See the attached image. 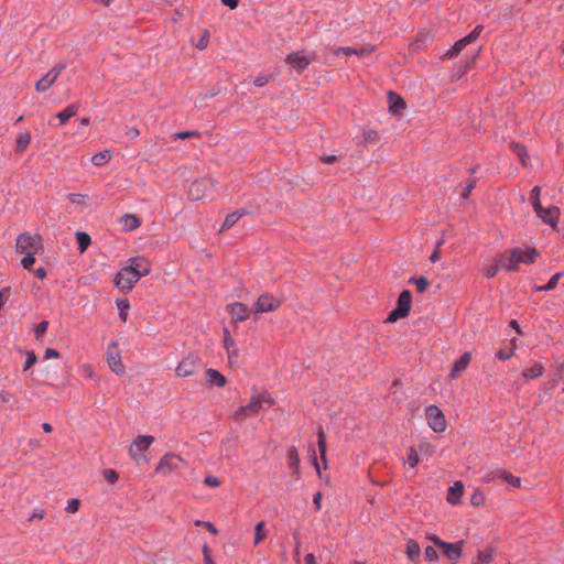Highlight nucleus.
<instances>
[{"label":"nucleus","instance_id":"nucleus-24","mask_svg":"<svg viewBox=\"0 0 564 564\" xmlns=\"http://www.w3.org/2000/svg\"><path fill=\"white\" fill-rule=\"evenodd\" d=\"M31 142V134L28 131H22L18 134L15 140V151L23 152Z\"/></svg>","mask_w":564,"mask_h":564},{"label":"nucleus","instance_id":"nucleus-55","mask_svg":"<svg viewBox=\"0 0 564 564\" xmlns=\"http://www.w3.org/2000/svg\"><path fill=\"white\" fill-rule=\"evenodd\" d=\"M12 399V394L9 391H0V404L9 403Z\"/></svg>","mask_w":564,"mask_h":564},{"label":"nucleus","instance_id":"nucleus-29","mask_svg":"<svg viewBox=\"0 0 564 564\" xmlns=\"http://www.w3.org/2000/svg\"><path fill=\"white\" fill-rule=\"evenodd\" d=\"M111 159V152L109 150H104L91 156V163L95 166H102L109 162Z\"/></svg>","mask_w":564,"mask_h":564},{"label":"nucleus","instance_id":"nucleus-30","mask_svg":"<svg viewBox=\"0 0 564 564\" xmlns=\"http://www.w3.org/2000/svg\"><path fill=\"white\" fill-rule=\"evenodd\" d=\"M494 558V549L487 547L480 551L474 561V564H488Z\"/></svg>","mask_w":564,"mask_h":564},{"label":"nucleus","instance_id":"nucleus-64","mask_svg":"<svg viewBox=\"0 0 564 564\" xmlns=\"http://www.w3.org/2000/svg\"><path fill=\"white\" fill-rule=\"evenodd\" d=\"M513 355V349H510L509 351L505 352L502 350H499L497 356L501 360H507Z\"/></svg>","mask_w":564,"mask_h":564},{"label":"nucleus","instance_id":"nucleus-43","mask_svg":"<svg viewBox=\"0 0 564 564\" xmlns=\"http://www.w3.org/2000/svg\"><path fill=\"white\" fill-rule=\"evenodd\" d=\"M208 41H209V33H208V31L204 30L200 34V37L195 43V46L198 50H205L208 45Z\"/></svg>","mask_w":564,"mask_h":564},{"label":"nucleus","instance_id":"nucleus-6","mask_svg":"<svg viewBox=\"0 0 564 564\" xmlns=\"http://www.w3.org/2000/svg\"><path fill=\"white\" fill-rule=\"evenodd\" d=\"M106 360L112 372H115L116 375L124 373L126 368L121 362L120 351L116 343H110L108 345L106 351Z\"/></svg>","mask_w":564,"mask_h":564},{"label":"nucleus","instance_id":"nucleus-39","mask_svg":"<svg viewBox=\"0 0 564 564\" xmlns=\"http://www.w3.org/2000/svg\"><path fill=\"white\" fill-rule=\"evenodd\" d=\"M405 463L409 467L414 468L419 464V455L414 448H409Z\"/></svg>","mask_w":564,"mask_h":564},{"label":"nucleus","instance_id":"nucleus-32","mask_svg":"<svg viewBox=\"0 0 564 564\" xmlns=\"http://www.w3.org/2000/svg\"><path fill=\"white\" fill-rule=\"evenodd\" d=\"M69 200L75 205L77 208H89L90 205L86 204L88 200V196L82 195V194H70Z\"/></svg>","mask_w":564,"mask_h":564},{"label":"nucleus","instance_id":"nucleus-44","mask_svg":"<svg viewBox=\"0 0 564 564\" xmlns=\"http://www.w3.org/2000/svg\"><path fill=\"white\" fill-rule=\"evenodd\" d=\"M263 528H264V523L262 521L256 525V533H254V540H253V543L256 545L259 544L265 538Z\"/></svg>","mask_w":564,"mask_h":564},{"label":"nucleus","instance_id":"nucleus-54","mask_svg":"<svg viewBox=\"0 0 564 564\" xmlns=\"http://www.w3.org/2000/svg\"><path fill=\"white\" fill-rule=\"evenodd\" d=\"M79 508V500L78 499H70L67 503L66 511L70 513H75L78 511Z\"/></svg>","mask_w":564,"mask_h":564},{"label":"nucleus","instance_id":"nucleus-2","mask_svg":"<svg viewBox=\"0 0 564 564\" xmlns=\"http://www.w3.org/2000/svg\"><path fill=\"white\" fill-rule=\"evenodd\" d=\"M539 254L535 248H513L509 252L502 253V270L508 272L517 271L521 263L530 264L535 262Z\"/></svg>","mask_w":564,"mask_h":564},{"label":"nucleus","instance_id":"nucleus-52","mask_svg":"<svg viewBox=\"0 0 564 564\" xmlns=\"http://www.w3.org/2000/svg\"><path fill=\"white\" fill-rule=\"evenodd\" d=\"M48 327V323L46 321H42L35 328V335L37 338L42 337Z\"/></svg>","mask_w":564,"mask_h":564},{"label":"nucleus","instance_id":"nucleus-9","mask_svg":"<svg viewBox=\"0 0 564 564\" xmlns=\"http://www.w3.org/2000/svg\"><path fill=\"white\" fill-rule=\"evenodd\" d=\"M65 67L66 65L63 63L52 67L40 80L36 82L35 89L37 91H45L51 88Z\"/></svg>","mask_w":564,"mask_h":564},{"label":"nucleus","instance_id":"nucleus-7","mask_svg":"<svg viewBox=\"0 0 564 564\" xmlns=\"http://www.w3.org/2000/svg\"><path fill=\"white\" fill-rule=\"evenodd\" d=\"M281 305V300L268 293L261 294L253 305L256 314L268 313L276 311Z\"/></svg>","mask_w":564,"mask_h":564},{"label":"nucleus","instance_id":"nucleus-49","mask_svg":"<svg viewBox=\"0 0 564 564\" xmlns=\"http://www.w3.org/2000/svg\"><path fill=\"white\" fill-rule=\"evenodd\" d=\"M477 184V181L476 178L474 177H470L468 181H467V185L463 192V197L464 198H467L469 196V194L471 193V191L475 188Z\"/></svg>","mask_w":564,"mask_h":564},{"label":"nucleus","instance_id":"nucleus-42","mask_svg":"<svg viewBox=\"0 0 564 564\" xmlns=\"http://www.w3.org/2000/svg\"><path fill=\"white\" fill-rule=\"evenodd\" d=\"M406 315L408 314L405 312L397 307L393 311H391L390 314L388 315L387 323H394L398 319L405 317Z\"/></svg>","mask_w":564,"mask_h":564},{"label":"nucleus","instance_id":"nucleus-17","mask_svg":"<svg viewBox=\"0 0 564 564\" xmlns=\"http://www.w3.org/2000/svg\"><path fill=\"white\" fill-rule=\"evenodd\" d=\"M118 223L126 231L133 230L140 225V221L134 214H123L118 218Z\"/></svg>","mask_w":564,"mask_h":564},{"label":"nucleus","instance_id":"nucleus-15","mask_svg":"<svg viewBox=\"0 0 564 564\" xmlns=\"http://www.w3.org/2000/svg\"><path fill=\"white\" fill-rule=\"evenodd\" d=\"M154 437L142 435L139 436L129 447V453L131 456L137 457L140 456L143 452H145L150 445L153 443Z\"/></svg>","mask_w":564,"mask_h":564},{"label":"nucleus","instance_id":"nucleus-5","mask_svg":"<svg viewBox=\"0 0 564 564\" xmlns=\"http://www.w3.org/2000/svg\"><path fill=\"white\" fill-rule=\"evenodd\" d=\"M315 53L305 54L304 51H296L288 54L285 62L297 73H302L313 61H315Z\"/></svg>","mask_w":564,"mask_h":564},{"label":"nucleus","instance_id":"nucleus-20","mask_svg":"<svg viewBox=\"0 0 564 564\" xmlns=\"http://www.w3.org/2000/svg\"><path fill=\"white\" fill-rule=\"evenodd\" d=\"M543 372L544 367L539 362H534L532 366L524 368L522 376L525 379H535L541 377Z\"/></svg>","mask_w":564,"mask_h":564},{"label":"nucleus","instance_id":"nucleus-1","mask_svg":"<svg viewBox=\"0 0 564 564\" xmlns=\"http://www.w3.org/2000/svg\"><path fill=\"white\" fill-rule=\"evenodd\" d=\"M151 272V263L144 257H133L127 261V264L117 273L116 285L122 292H130L135 283Z\"/></svg>","mask_w":564,"mask_h":564},{"label":"nucleus","instance_id":"nucleus-21","mask_svg":"<svg viewBox=\"0 0 564 564\" xmlns=\"http://www.w3.org/2000/svg\"><path fill=\"white\" fill-rule=\"evenodd\" d=\"M406 555H408V558L411 561V562H416L419 561L420 556H421V547H420V544L414 541V540H410L408 542V545H406Z\"/></svg>","mask_w":564,"mask_h":564},{"label":"nucleus","instance_id":"nucleus-56","mask_svg":"<svg viewBox=\"0 0 564 564\" xmlns=\"http://www.w3.org/2000/svg\"><path fill=\"white\" fill-rule=\"evenodd\" d=\"M247 415H251V413H249V409H246V405L243 406H240L236 412H235V417L236 419H243L245 416Z\"/></svg>","mask_w":564,"mask_h":564},{"label":"nucleus","instance_id":"nucleus-11","mask_svg":"<svg viewBox=\"0 0 564 564\" xmlns=\"http://www.w3.org/2000/svg\"><path fill=\"white\" fill-rule=\"evenodd\" d=\"M199 367V358L196 355H189L185 359H183L175 369V372L178 377H189L192 376Z\"/></svg>","mask_w":564,"mask_h":564},{"label":"nucleus","instance_id":"nucleus-14","mask_svg":"<svg viewBox=\"0 0 564 564\" xmlns=\"http://www.w3.org/2000/svg\"><path fill=\"white\" fill-rule=\"evenodd\" d=\"M431 540L451 561L456 562L458 560V543H446L435 535L431 536Z\"/></svg>","mask_w":564,"mask_h":564},{"label":"nucleus","instance_id":"nucleus-31","mask_svg":"<svg viewBox=\"0 0 564 564\" xmlns=\"http://www.w3.org/2000/svg\"><path fill=\"white\" fill-rule=\"evenodd\" d=\"M540 193H541V188L539 186H534L531 191L530 200L532 203V207H533L534 212H542V209H543V207L541 205V200H540Z\"/></svg>","mask_w":564,"mask_h":564},{"label":"nucleus","instance_id":"nucleus-58","mask_svg":"<svg viewBox=\"0 0 564 564\" xmlns=\"http://www.w3.org/2000/svg\"><path fill=\"white\" fill-rule=\"evenodd\" d=\"M514 150L518 153V155L520 156L522 163L524 164L523 158L527 155V151H525L524 145L517 143V144H514Z\"/></svg>","mask_w":564,"mask_h":564},{"label":"nucleus","instance_id":"nucleus-34","mask_svg":"<svg viewBox=\"0 0 564 564\" xmlns=\"http://www.w3.org/2000/svg\"><path fill=\"white\" fill-rule=\"evenodd\" d=\"M300 462H301V459H300L296 448L291 447L289 449V466H290V468H293L296 471H299Z\"/></svg>","mask_w":564,"mask_h":564},{"label":"nucleus","instance_id":"nucleus-50","mask_svg":"<svg viewBox=\"0 0 564 564\" xmlns=\"http://www.w3.org/2000/svg\"><path fill=\"white\" fill-rule=\"evenodd\" d=\"M104 477L107 481L111 484L116 482L119 478L117 471L113 469H106L104 471Z\"/></svg>","mask_w":564,"mask_h":564},{"label":"nucleus","instance_id":"nucleus-10","mask_svg":"<svg viewBox=\"0 0 564 564\" xmlns=\"http://www.w3.org/2000/svg\"><path fill=\"white\" fill-rule=\"evenodd\" d=\"M273 403L274 401L268 392L253 393L246 409H249V413L256 414L264 409L265 405L270 406Z\"/></svg>","mask_w":564,"mask_h":564},{"label":"nucleus","instance_id":"nucleus-27","mask_svg":"<svg viewBox=\"0 0 564 564\" xmlns=\"http://www.w3.org/2000/svg\"><path fill=\"white\" fill-rule=\"evenodd\" d=\"M484 26L478 24L468 35L460 39V51L468 44L473 43L481 33Z\"/></svg>","mask_w":564,"mask_h":564},{"label":"nucleus","instance_id":"nucleus-36","mask_svg":"<svg viewBox=\"0 0 564 564\" xmlns=\"http://www.w3.org/2000/svg\"><path fill=\"white\" fill-rule=\"evenodd\" d=\"M410 282L413 283L416 286V290L420 293L425 292L427 286H429V281L424 276L411 278Z\"/></svg>","mask_w":564,"mask_h":564},{"label":"nucleus","instance_id":"nucleus-61","mask_svg":"<svg viewBox=\"0 0 564 564\" xmlns=\"http://www.w3.org/2000/svg\"><path fill=\"white\" fill-rule=\"evenodd\" d=\"M334 54L337 55V56L340 55V54L351 55L352 54V48L351 47H337L334 51Z\"/></svg>","mask_w":564,"mask_h":564},{"label":"nucleus","instance_id":"nucleus-38","mask_svg":"<svg viewBox=\"0 0 564 564\" xmlns=\"http://www.w3.org/2000/svg\"><path fill=\"white\" fill-rule=\"evenodd\" d=\"M240 215L241 214H227L226 219L223 223V226L219 229V231H223L225 229H228V228L232 227L238 221V219L240 218Z\"/></svg>","mask_w":564,"mask_h":564},{"label":"nucleus","instance_id":"nucleus-13","mask_svg":"<svg viewBox=\"0 0 564 564\" xmlns=\"http://www.w3.org/2000/svg\"><path fill=\"white\" fill-rule=\"evenodd\" d=\"M212 186V180L203 178L195 181L189 186L188 196L192 200H199L205 197L206 191Z\"/></svg>","mask_w":564,"mask_h":564},{"label":"nucleus","instance_id":"nucleus-41","mask_svg":"<svg viewBox=\"0 0 564 564\" xmlns=\"http://www.w3.org/2000/svg\"><path fill=\"white\" fill-rule=\"evenodd\" d=\"M479 52H480V47H478L468 58L467 61L465 62V65L463 66V70L460 69V76L463 75V73H465L466 70L470 69L471 66L475 64L476 59L478 58L479 56Z\"/></svg>","mask_w":564,"mask_h":564},{"label":"nucleus","instance_id":"nucleus-37","mask_svg":"<svg viewBox=\"0 0 564 564\" xmlns=\"http://www.w3.org/2000/svg\"><path fill=\"white\" fill-rule=\"evenodd\" d=\"M447 500L452 505L458 503V481H455L448 489Z\"/></svg>","mask_w":564,"mask_h":564},{"label":"nucleus","instance_id":"nucleus-26","mask_svg":"<svg viewBox=\"0 0 564 564\" xmlns=\"http://www.w3.org/2000/svg\"><path fill=\"white\" fill-rule=\"evenodd\" d=\"M317 436H318L317 445H318V451H319L321 459L323 460L324 468L326 469L327 468V457H326L327 445H326V436H325L324 431L319 430L318 433H317Z\"/></svg>","mask_w":564,"mask_h":564},{"label":"nucleus","instance_id":"nucleus-16","mask_svg":"<svg viewBox=\"0 0 564 564\" xmlns=\"http://www.w3.org/2000/svg\"><path fill=\"white\" fill-rule=\"evenodd\" d=\"M389 111L393 115H401L405 109V101L397 94L389 91L388 94Z\"/></svg>","mask_w":564,"mask_h":564},{"label":"nucleus","instance_id":"nucleus-8","mask_svg":"<svg viewBox=\"0 0 564 564\" xmlns=\"http://www.w3.org/2000/svg\"><path fill=\"white\" fill-rule=\"evenodd\" d=\"M426 420L430 427L436 432H444L446 429V421L441 410L435 405H430L426 411Z\"/></svg>","mask_w":564,"mask_h":564},{"label":"nucleus","instance_id":"nucleus-22","mask_svg":"<svg viewBox=\"0 0 564 564\" xmlns=\"http://www.w3.org/2000/svg\"><path fill=\"white\" fill-rule=\"evenodd\" d=\"M78 105L72 104L67 106L63 111L56 113V117L59 119L61 124H65L72 117L77 113Z\"/></svg>","mask_w":564,"mask_h":564},{"label":"nucleus","instance_id":"nucleus-46","mask_svg":"<svg viewBox=\"0 0 564 564\" xmlns=\"http://www.w3.org/2000/svg\"><path fill=\"white\" fill-rule=\"evenodd\" d=\"M35 253L28 252L25 253V257L21 260V264L24 269L31 270L32 265L35 263Z\"/></svg>","mask_w":564,"mask_h":564},{"label":"nucleus","instance_id":"nucleus-12","mask_svg":"<svg viewBox=\"0 0 564 564\" xmlns=\"http://www.w3.org/2000/svg\"><path fill=\"white\" fill-rule=\"evenodd\" d=\"M227 312L234 323L243 322L249 318L251 310L243 303L236 302L227 306Z\"/></svg>","mask_w":564,"mask_h":564},{"label":"nucleus","instance_id":"nucleus-28","mask_svg":"<svg viewBox=\"0 0 564 564\" xmlns=\"http://www.w3.org/2000/svg\"><path fill=\"white\" fill-rule=\"evenodd\" d=\"M563 276V272L555 273L545 285L535 286L534 291L536 292H547L557 285L560 279Z\"/></svg>","mask_w":564,"mask_h":564},{"label":"nucleus","instance_id":"nucleus-19","mask_svg":"<svg viewBox=\"0 0 564 564\" xmlns=\"http://www.w3.org/2000/svg\"><path fill=\"white\" fill-rule=\"evenodd\" d=\"M495 478L506 481L513 488H519L521 486V478L516 477L506 470H498Z\"/></svg>","mask_w":564,"mask_h":564},{"label":"nucleus","instance_id":"nucleus-48","mask_svg":"<svg viewBox=\"0 0 564 564\" xmlns=\"http://www.w3.org/2000/svg\"><path fill=\"white\" fill-rule=\"evenodd\" d=\"M425 557L430 562L437 561L438 555L436 550L433 546H426L424 551Z\"/></svg>","mask_w":564,"mask_h":564},{"label":"nucleus","instance_id":"nucleus-3","mask_svg":"<svg viewBox=\"0 0 564 564\" xmlns=\"http://www.w3.org/2000/svg\"><path fill=\"white\" fill-rule=\"evenodd\" d=\"M17 252H31L39 253L43 247L40 238L37 236H32L28 232H23L19 235L15 242Z\"/></svg>","mask_w":564,"mask_h":564},{"label":"nucleus","instance_id":"nucleus-63","mask_svg":"<svg viewBox=\"0 0 564 564\" xmlns=\"http://www.w3.org/2000/svg\"><path fill=\"white\" fill-rule=\"evenodd\" d=\"M322 498H323V496H322V492H319V491L314 495L313 502L316 507V510H321V508H322Z\"/></svg>","mask_w":564,"mask_h":564},{"label":"nucleus","instance_id":"nucleus-23","mask_svg":"<svg viewBox=\"0 0 564 564\" xmlns=\"http://www.w3.org/2000/svg\"><path fill=\"white\" fill-rule=\"evenodd\" d=\"M502 269V253L498 254L495 259H494V263L492 264H488L486 268H485V275L490 279V278H494L497 272L499 270Z\"/></svg>","mask_w":564,"mask_h":564},{"label":"nucleus","instance_id":"nucleus-60","mask_svg":"<svg viewBox=\"0 0 564 564\" xmlns=\"http://www.w3.org/2000/svg\"><path fill=\"white\" fill-rule=\"evenodd\" d=\"M44 516H45L44 510H42V509H35V510L33 511V513L31 514V517H30L29 521H32V520H34V519L42 520V519L44 518Z\"/></svg>","mask_w":564,"mask_h":564},{"label":"nucleus","instance_id":"nucleus-45","mask_svg":"<svg viewBox=\"0 0 564 564\" xmlns=\"http://www.w3.org/2000/svg\"><path fill=\"white\" fill-rule=\"evenodd\" d=\"M485 495L480 491H475L470 497V502L475 507L482 506L485 503Z\"/></svg>","mask_w":564,"mask_h":564},{"label":"nucleus","instance_id":"nucleus-4","mask_svg":"<svg viewBox=\"0 0 564 564\" xmlns=\"http://www.w3.org/2000/svg\"><path fill=\"white\" fill-rule=\"evenodd\" d=\"M186 467V462L176 454H165L159 462L155 471L162 475H167L174 470Z\"/></svg>","mask_w":564,"mask_h":564},{"label":"nucleus","instance_id":"nucleus-33","mask_svg":"<svg viewBox=\"0 0 564 564\" xmlns=\"http://www.w3.org/2000/svg\"><path fill=\"white\" fill-rule=\"evenodd\" d=\"M76 239H77V243L79 246V251L80 252L86 251V249L88 248V246L90 243L89 235L84 231H77Z\"/></svg>","mask_w":564,"mask_h":564},{"label":"nucleus","instance_id":"nucleus-18","mask_svg":"<svg viewBox=\"0 0 564 564\" xmlns=\"http://www.w3.org/2000/svg\"><path fill=\"white\" fill-rule=\"evenodd\" d=\"M206 381L209 386L224 387L226 384V378L216 369H207Z\"/></svg>","mask_w":564,"mask_h":564},{"label":"nucleus","instance_id":"nucleus-59","mask_svg":"<svg viewBox=\"0 0 564 564\" xmlns=\"http://www.w3.org/2000/svg\"><path fill=\"white\" fill-rule=\"evenodd\" d=\"M232 346H234V339L230 337L229 332L225 330V347H226L228 354H230V347H232Z\"/></svg>","mask_w":564,"mask_h":564},{"label":"nucleus","instance_id":"nucleus-25","mask_svg":"<svg viewBox=\"0 0 564 564\" xmlns=\"http://www.w3.org/2000/svg\"><path fill=\"white\" fill-rule=\"evenodd\" d=\"M412 295L410 291H402L398 299V308L402 310L406 314L410 312Z\"/></svg>","mask_w":564,"mask_h":564},{"label":"nucleus","instance_id":"nucleus-51","mask_svg":"<svg viewBox=\"0 0 564 564\" xmlns=\"http://www.w3.org/2000/svg\"><path fill=\"white\" fill-rule=\"evenodd\" d=\"M37 358L35 356V354L33 351H29L26 354V360L24 362V370H28L29 368H31L35 362H36Z\"/></svg>","mask_w":564,"mask_h":564},{"label":"nucleus","instance_id":"nucleus-57","mask_svg":"<svg viewBox=\"0 0 564 564\" xmlns=\"http://www.w3.org/2000/svg\"><path fill=\"white\" fill-rule=\"evenodd\" d=\"M204 482L207 485V486H210V487H218L220 485L219 480L217 477H214V476H207L205 477L204 479Z\"/></svg>","mask_w":564,"mask_h":564},{"label":"nucleus","instance_id":"nucleus-40","mask_svg":"<svg viewBox=\"0 0 564 564\" xmlns=\"http://www.w3.org/2000/svg\"><path fill=\"white\" fill-rule=\"evenodd\" d=\"M543 223L549 224L553 228L556 227L558 223V214H538Z\"/></svg>","mask_w":564,"mask_h":564},{"label":"nucleus","instance_id":"nucleus-53","mask_svg":"<svg viewBox=\"0 0 564 564\" xmlns=\"http://www.w3.org/2000/svg\"><path fill=\"white\" fill-rule=\"evenodd\" d=\"M271 79V76L270 75H259L254 78V85L257 87H262L264 86L265 84H268Z\"/></svg>","mask_w":564,"mask_h":564},{"label":"nucleus","instance_id":"nucleus-35","mask_svg":"<svg viewBox=\"0 0 564 564\" xmlns=\"http://www.w3.org/2000/svg\"><path fill=\"white\" fill-rule=\"evenodd\" d=\"M117 307L119 310L120 318L126 322L127 316H128V310L130 307L129 301L128 300H118Z\"/></svg>","mask_w":564,"mask_h":564},{"label":"nucleus","instance_id":"nucleus-62","mask_svg":"<svg viewBox=\"0 0 564 564\" xmlns=\"http://www.w3.org/2000/svg\"><path fill=\"white\" fill-rule=\"evenodd\" d=\"M204 525L210 533L213 534H217V529L214 527L213 523L210 522H200V521H197L196 522V525Z\"/></svg>","mask_w":564,"mask_h":564},{"label":"nucleus","instance_id":"nucleus-47","mask_svg":"<svg viewBox=\"0 0 564 564\" xmlns=\"http://www.w3.org/2000/svg\"><path fill=\"white\" fill-rule=\"evenodd\" d=\"M375 50V46L367 45L361 48H352V54L357 55L358 57H364L370 55Z\"/></svg>","mask_w":564,"mask_h":564}]
</instances>
